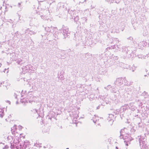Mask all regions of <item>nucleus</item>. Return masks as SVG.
<instances>
[{"mask_svg":"<svg viewBox=\"0 0 149 149\" xmlns=\"http://www.w3.org/2000/svg\"><path fill=\"white\" fill-rule=\"evenodd\" d=\"M7 139L8 140L12 139L10 142L11 149H25L30 144L28 141L21 142L19 136H18L17 135L15 136L13 138L11 136H8Z\"/></svg>","mask_w":149,"mask_h":149,"instance_id":"f257e3e1","label":"nucleus"},{"mask_svg":"<svg viewBox=\"0 0 149 149\" xmlns=\"http://www.w3.org/2000/svg\"><path fill=\"white\" fill-rule=\"evenodd\" d=\"M127 129L124 128L122 129L120 131V138L123 139L124 140V142L126 146H128L130 143V142L132 140L130 135L127 133Z\"/></svg>","mask_w":149,"mask_h":149,"instance_id":"f03ea898","label":"nucleus"},{"mask_svg":"<svg viewBox=\"0 0 149 149\" xmlns=\"http://www.w3.org/2000/svg\"><path fill=\"white\" fill-rule=\"evenodd\" d=\"M141 149H147L148 146L146 145V139L143 136H138Z\"/></svg>","mask_w":149,"mask_h":149,"instance_id":"7ed1b4c3","label":"nucleus"},{"mask_svg":"<svg viewBox=\"0 0 149 149\" xmlns=\"http://www.w3.org/2000/svg\"><path fill=\"white\" fill-rule=\"evenodd\" d=\"M39 8L40 9H39V7L38 8V9L39 10L38 11H36L37 13L38 14V15H40L42 19H46V18H45V16L44 15H46V14H49V12L48 10L47 9H43L42 8L40 9V7H39Z\"/></svg>","mask_w":149,"mask_h":149,"instance_id":"20e7f679","label":"nucleus"},{"mask_svg":"<svg viewBox=\"0 0 149 149\" xmlns=\"http://www.w3.org/2000/svg\"><path fill=\"white\" fill-rule=\"evenodd\" d=\"M32 92H28V95L27 98H28V102L31 103L35 101L36 97H33L32 94Z\"/></svg>","mask_w":149,"mask_h":149,"instance_id":"39448f33","label":"nucleus"},{"mask_svg":"<svg viewBox=\"0 0 149 149\" xmlns=\"http://www.w3.org/2000/svg\"><path fill=\"white\" fill-rule=\"evenodd\" d=\"M40 113H39V111H38L36 109H34L31 110V111L34 113H37L38 114L39 116L42 118L43 116V109L42 107H40L39 108Z\"/></svg>","mask_w":149,"mask_h":149,"instance_id":"423d86ee","label":"nucleus"},{"mask_svg":"<svg viewBox=\"0 0 149 149\" xmlns=\"http://www.w3.org/2000/svg\"><path fill=\"white\" fill-rule=\"evenodd\" d=\"M114 119V116L113 114H109V116L107 118V120L108 122L109 125H111L113 124Z\"/></svg>","mask_w":149,"mask_h":149,"instance_id":"0eeeda50","label":"nucleus"},{"mask_svg":"<svg viewBox=\"0 0 149 149\" xmlns=\"http://www.w3.org/2000/svg\"><path fill=\"white\" fill-rule=\"evenodd\" d=\"M129 107V106L128 104H125L121 107L119 111H117L116 114L118 113L119 112L120 113L125 111Z\"/></svg>","mask_w":149,"mask_h":149,"instance_id":"6e6552de","label":"nucleus"},{"mask_svg":"<svg viewBox=\"0 0 149 149\" xmlns=\"http://www.w3.org/2000/svg\"><path fill=\"white\" fill-rule=\"evenodd\" d=\"M62 32H61L63 34L64 36L65 37L68 36L69 33H68V29L67 27H63V29L62 30Z\"/></svg>","mask_w":149,"mask_h":149,"instance_id":"1a4fd4ad","label":"nucleus"},{"mask_svg":"<svg viewBox=\"0 0 149 149\" xmlns=\"http://www.w3.org/2000/svg\"><path fill=\"white\" fill-rule=\"evenodd\" d=\"M75 113H74L73 114V123L75 124H77V118L79 117L78 111L75 112Z\"/></svg>","mask_w":149,"mask_h":149,"instance_id":"9d476101","label":"nucleus"},{"mask_svg":"<svg viewBox=\"0 0 149 149\" xmlns=\"http://www.w3.org/2000/svg\"><path fill=\"white\" fill-rule=\"evenodd\" d=\"M125 78H119L116 79L115 83L116 84L118 85H121L124 82Z\"/></svg>","mask_w":149,"mask_h":149,"instance_id":"9b49d317","label":"nucleus"},{"mask_svg":"<svg viewBox=\"0 0 149 149\" xmlns=\"http://www.w3.org/2000/svg\"><path fill=\"white\" fill-rule=\"evenodd\" d=\"M42 147V144L39 142H37L35 143L33 147H30L29 148V149H37L38 148H40Z\"/></svg>","mask_w":149,"mask_h":149,"instance_id":"f8f14e48","label":"nucleus"},{"mask_svg":"<svg viewBox=\"0 0 149 149\" xmlns=\"http://www.w3.org/2000/svg\"><path fill=\"white\" fill-rule=\"evenodd\" d=\"M104 88L107 90H110L111 92L112 93H116L117 91L116 87H111L110 85H109Z\"/></svg>","mask_w":149,"mask_h":149,"instance_id":"ddd939ff","label":"nucleus"},{"mask_svg":"<svg viewBox=\"0 0 149 149\" xmlns=\"http://www.w3.org/2000/svg\"><path fill=\"white\" fill-rule=\"evenodd\" d=\"M45 31L47 33H45L46 35L49 34L50 33H52L53 31V27L51 26L50 27L47 26L45 28Z\"/></svg>","mask_w":149,"mask_h":149,"instance_id":"4468645a","label":"nucleus"},{"mask_svg":"<svg viewBox=\"0 0 149 149\" xmlns=\"http://www.w3.org/2000/svg\"><path fill=\"white\" fill-rule=\"evenodd\" d=\"M64 72L63 71H61L58 74V77L60 80H63L64 79Z\"/></svg>","mask_w":149,"mask_h":149,"instance_id":"2eb2a0df","label":"nucleus"},{"mask_svg":"<svg viewBox=\"0 0 149 149\" xmlns=\"http://www.w3.org/2000/svg\"><path fill=\"white\" fill-rule=\"evenodd\" d=\"M22 72L25 73L29 70V64L22 68Z\"/></svg>","mask_w":149,"mask_h":149,"instance_id":"dca6fc26","label":"nucleus"},{"mask_svg":"<svg viewBox=\"0 0 149 149\" xmlns=\"http://www.w3.org/2000/svg\"><path fill=\"white\" fill-rule=\"evenodd\" d=\"M20 102L21 103L25 104L28 102V98L27 97H22L21 98Z\"/></svg>","mask_w":149,"mask_h":149,"instance_id":"f3484780","label":"nucleus"},{"mask_svg":"<svg viewBox=\"0 0 149 149\" xmlns=\"http://www.w3.org/2000/svg\"><path fill=\"white\" fill-rule=\"evenodd\" d=\"M147 43L145 41L140 42L138 46L139 48L143 49V47L146 46Z\"/></svg>","mask_w":149,"mask_h":149,"instance_id":"a211bd4d","label":"nucleus"},{"mask_svg":"<svg viewBox=\"0 0 149 149\" xmlns=\"http://www.w3.org/2000/svg\"><path fill=\"white\" fill-rule=\"evenodd\" d=\"M121 51L122 52L124 55L127 56V54L128 53V49L127 48L125 47H123L122 48Z\"/></svg>","mask_w":149,"mask_h":149,"instance_id":"6ab92c4d","label":"nucleus"},{"mask_svg":"<svg viewBox=\"0 0 149 149\" xmlns=\"http://www.w3.org/2000/svg\"><path fill=\"white\" fill-rule=\"evenodd\" d=\"M17 129H16V125H14L13 127L11 128V131L13 134H15V136H16L18 134L16 132Z\"/></svg>","mask_w":149,"mask_h":149,"instance_id":"aec40b11","label":"nucleus"},{"mask_svg":"<svg viewBox=\"0 0 149 149\" xmlns=\"http://www.w3.org/2000/svg\"><path fill=\"white\" fill-rule=\"evenodd\" d=\"M21 95V97H27L28 95V92L27 93L25 90H22L20 94Z\"/></svg>","mask_w":149,"mask_h":149,"instance_id":"412c9836","label":"nucleus"},{"mask_svg":"<svg viewBox=\"0 0 149 149\" xmlns=\"http://www.w3.org/2000/svg\"><path fill=\"white\" fill-rule=\"evenodd\" d=\"M36 83L33 80L29 82V85L30 86L32 87L33 88H35Z\"/></svg>","mask_w":149,"mask_h":149,"instance_id":"4be33fe9","label":"nucleus"},{"mask_svg":"<svg viewBox=\"0 0 149 149\" xmlns=\"http://www.w3.org/2000/svg\"><path fill=\"white\" fill-rule=\"evenodd\" d=\"M37 32L36 31H31L29 29H27L26 31H25V33H29L31 35L32 34H34L35 33H36Z\"/></svg>","mask_w":149,"mask_h":149,"instance_id":"5701e85b","label":"nucleus"},{"mask_svg":"<svg viewBox=\"0 0 149 149\" xmlns=\"http://www.w3.org/2000/svg\"><path fill=\"white\" fill-rule=\"evenodd\" d=\"M100 118L97 116H94L92 119L93 122L95 123H97L99 120Z\"/></svg>","mask_w":149,"mask_h":149,"instance_id":"b1692460","label":"nucleus"},{"mask_svg":"<svg viewBox=\"0 0 149 149\" xmlns=\"http://www.w3.org/2000/svg\"><path fill=\"white\" fill-rule=\"evenodd\" d=\"M129 108L131 109L132 110L134 111L135 110V107L134 106L133 104L132 103H130L129 105Z\"/></svg>","mask_w":149,"mask_h":149,"instance_id":"393cba45","label":"nucleus"},{"mask_svg":"<svg viewBox=\"0 0 149 149\" xmlns=\"http://www.w3.org/2000/svg\"><path fill=\"white\" fill-rule=\"evenodd\" d=\"M125 85L126 86H130L132 84V82L131 81H127L126 79H125V81H124Z\"/></svg>","mask_w":149,"mask_h":149,"instance_id":"a878e982","label":"nucleus"},{"mask_svg":"<svg viewBox=\"0 0 149 149\" xmlns=\"http://www.w3.org/2000/svg\"><path fill=\"white\" fill-rule=\"evenodd\" d=\"M49 127H45L43 129V132H44L48 133L49 132Z\"/></svg>","mask_w":149,"mask_h":149,"instance_id":"bb28decb","label":"nucleus"},{"mask_svg":"<svg viewBox=\"0 0 149 149\" xmlns=\"http://www.w3.org/2000/svg\"><path fill=\"white\" fill-rule=\"evenodd\" d=\"M4 114L3 109L2 108H0V117L2 118L4 116Z\"/></svg>","mask_w":149,"mask_h":149,"instance_id":"cd10ccee","label":"nucleus"},{"mask_svg":"<svg viewBox=\"0 0 149 149\" xmlns=\"http://www.w3.org/2000/svg\"><path fill=\"white\" fill-rule=\"evenodd\" d=\"M138 57L139 58H141L142 59H145L146 58V57H149V53L148 54H146V56H143V55H141L139 56Z\"/></svg>","mask_w":149,"mask_h":149,"instance_id":"c85d7f7f","label":"nucleus"},{"mask_svg":"<svg viewBox=\"0 0 149 149\" xmlns=\"http://www.w3.org/2000/svg\"><path fill=\"white\" fill-rule=\"evenodd\" d=\"M16 61V63L18 64L21 65L22 64V59L20 58L17 59Z\"/></svg>","mask_w":149,"mask_h":149,"instance_id":"c756f323","label":"nucleus"},{"mask_svg":"<svg viewBox=\"0 0 149 149\" xmlns=\"http://www.w3.org/2000/svg\"><path fill=\"white\" fill-rule=\"evenodd\" d=\"M112 40V43H116L119 41V40L116 38H113Z\"/></svg>","mask_w":149,"mask_h":149,"instance_id":"7c9ffc66","label":"nucleus"},{"mask_svg":"<svg viewBox=\"0 0 149 149\" xmlns=\"http://www.w3.org/2000/svg\"><path fill=\"white\" fill-rule=\"evenodd\" d=\"M18 136H19V138H20V139L21 141V138H22L23 139H24L25 138V136L23 134H17Z\"/></svg>","mask_w":149,"mask_h":149,"instance_id":"2f4dec72","label":"nucleus"},{"mask_svg":"<svg viewBox=\"0 0 149 149\" xmlns=\"http://www.w3.org/2000/svg\"><path fill=\"white\" fill-rule=\"evenodd\" d=\"M22 2H21L20 3H18L17 4V6L20 9H22Z\"/></svg>","mask_w":149,"mask_h":149,"instance_id":"473e14b6","label":"nucleus"},{"mask_svg":"<svg viewBox=\"0 0 149 149\" xmlns=\"http://www.w3.org/2000/svg\"><path fill=\"white\" fill-rule=\"evenodd\" d=\"M108 3H114L115 0H106Z\"/></svg>","mask_w":149,"mask_h":149,"instance_id":"72a5a7b5","label":"nucleus"},{"mask_svg":"<svg viewBox=\"0 0 149 149\" xmlns=\"http://www.w3.org/2000/svg\"><path fill=\"white\" fill-rule=\"evenodd\" d=\"M34 69L35 68H33L32 66L29 64V70L33 71Z\"/></svg>","mask_w":149,"mask_h":149,"instance_id":"f704fd0d","label":"nucleus"},{"mask_svg":"<svg viewBox=\"0 0 149 149\" xmlns=\"http://www.w3.org/2000/svg\"><path fill=\"white\" fill-rule=\"evenodd\" d=\"M54 2V0H48V3L50 5Z\"/></svg>","mask_w":149,"mask_h":149,"instance_id":"c9c22d12","label":"nucleus"},{"mask_svg":"<svg viewBox=\"0 0 149 149\" xmlns=\"http://www.w3.org/2000/svg\"><path fill=\"white\" fill-rule=\"evenodd\" d=\"M79 19V17L78 16H77L74 18V20L75 22H77L78 21Z\"/></svg>","mask_w":149,"mask_h":149,"instance_id":"e433bc0d","label":"nucleus"},{"mask_svg":"<svg viewBox=\"0 0 149 149\" xmlns=\"http://www.w3.org/2000/svg\"><path fill=\"white\" fill-rule=\"evenodd\" d=\"M117 50H121V49H120V45H117V47L116 48Z\"/></svg>","mask_w":149,"mask_h":149,"instance_id":"4c0bfd02","label":"nucleus"},{"mask_svg":"<svg viewBox=\"0 0 149 149\" xmlns=\"http://www.w3.org/2000/svg\"><path fill=\"white\" fill-rule=\"evenodd\" d=\"M93 95H91L89 96V98L90 100H92L93 99V98H92V97H93Z\"/></svg>","mask_w":149,"mask_h":149,"instance_id":"58836bf2","label":"nucleus"},{"mask_svg":"<svg viewBox=\"0 0 149 149\" xmlns=\"http://www.w3.org/2000/svg\"><path fill=\"white\" fill-rule=\"evenodd\" d=\"M9 148V146L7 145H6L2 149H7Z\"/></svg>","mask_w":149,"mask_h":149,"instance_id":"ea45409f","label":"nucleus"},{"mask_svg":"<svg viewBox=\"0 0 149 149\" xmlns=\"http://www.w3.org/2000/svg\"><path fill=\"white\" fill-rule=\"evenodd\" d=\"M120 1L121 0H115L114 3L118 4L120 2Z\"/></svg>","mask_w":149,"mask_h":149,"instance_id":"a19ab883","label":"nucleus"},{"mask_svg":"<svg viewBox=\"0 0 149 149\" xmlns=\"http://www.w3.org/2000/svg\"><path fill=\"white\" fill-rule=\"evenodd\" d=\"M131 132L134 133L135 131V130L133 128L131 129Z\"/></svg>","mask_w":149,"mask_h":149,"instance_id":"79ce46f5","label":"nucleus"},{"mask_svg":"<svg viewBox=\"0 0 149 149\" xmlns=\"http://www.w3.org/2000/svg\"><path fill=\"white\" fill-rule=\"evenodd\" d=\"M4 81L0 82V86H1L2 85L4 86L3 84H4Z\"/></svg>","mask_w":149,"mask_h":149,"instance_id":"37998d69","label":"nucleus"},{"mask_svg":"<svg viewBox=\"0 0 149 149\" xmlns=\"http://www.w3.org/2000/svg\"><path fill=\"white\" fill-rule=\"evenodd\" d=\"M115 48H116V47L115 45L113 46H111V47H110V49H114Z\"/></svg>","mask_w":149,"mask_h":149,"instance_id":"c03bdc74","label":"nucleus"},{"mask_svg":"<svg viewBox=\"0 0 149 149\" xmlns=\"http://www.w3.org/2000/svg\"><path fill=\"white\" fill-rule=\"evenodd\" d=\"M107 72V70L106 69L105 70H104V71L102 73V74H105Z\"/></svg>","mask_w":149,"mask_h":149,"instance_id":"a18cd8bd","label":"nucleus"},{"mask_svg":"<svg viewBox=\"0 0 149 149\" xmlns=\"http://www.w3.org/2000/svg\"><path fill=\"white\" fill-rule=\"evenodd\" d=\"M128 39L130 40H132L133 39V38L131 37H130L127 38Z\"/></svg>","mask_w":149,"mask_h":149,"instance_id":"49530a36","label":"nucleus"},{"mask_svg":"<svg viewBox=\"0 0 149 149\" xmlns=\"http://www.w3.org/2000/svg\"><path fill=\"white\" fill-rule=\"evenodd\" d=\"M134 69H133L132 70V71L133 72H134V70H135L136 69V68L134 67Z\"/></svg>","mask_w":149,"mask_h":149,"instance_id":"de8ad7c7","label":"nucleus"},{"mask_svg":"<svg viewBox=\"0 0 149 149\" xmlns=\"http://www.w3.org/2000/svg\"><path fill=\"white\" fill-rule=\"evenodd\" d=\"M6 102H7V103H8L9 104H10V101H8V100H7V101H6Z\"/></svg>","mask_w":149,"mask_h":149,"instance_id":"09e8293b","label":"nucleus"},{"mask_svg":"<svg viewBox=\"0 0 149 149\" xmlns=\"http://www.w3.org/2000/svg\"><path fill=\"white\" fill-rule=\"evenodd\" d=\"M16 94L17 95L15 97L17 99L18 96V95H17V93H16Z\"/></svg>","mask_w":149,"mask_h":149,"instance_id":"8fccbe9b","label":"nucleus"},{"mask_svg":"<svg viewBox=\"0 0 149 149\" xmlns=\"http://www.w3.org/2000/svg\"><path fill=\"white\" fill-rule=\"evenodd\" d=\"M114 57H115V59H116V60H117L118 59V57L117 56H114Z\"/></svg>","mask_w":149,"mask_h":149,"instance_id":"3c124183","label":"nucleus"},{"mask_svg":"<svg viewBox=\"0 0 149 149\" xmlns=\"http://www.w3.org/2000/svg\"><path fill=\"white\" fill-rule=\"evenodd\" d=\"M99 108H100V107H99V106H98V107H97V109H99Z\"/></svg>","mask_w":149,"mask_h":149,"instance_id":"603ef678","label":"nucleus"},{"mask_svg":"<svg viewBox=\"0 0 149 149\" xmlns=\"http://www.w3.org/2000/svg\"><path fill=\"white\" fill-rule=\"evenodd\" d=\"M39 1H43L44 0H39Z\"/></svg>","mask_w":149,"mask_h":149,"instance_id":"864d4df0","label":"nucleus"},{"mask_svg":"<svg viewBox=\"0 0 149 149\" xmlns=\"http://www.w3.org/2000/svg\"><path fill=\"white\" fill-rule=\"evenodd\" d=\"M1 52L2 53H4V51H2Z\"/></svg>","mask_w":149,"mask_h":149,"instance_id":"5fc2aeb1","label":"nucleus"},{"mask_svg":"<svg viewBox=\"0 0 149 149\" xmlns=\"http://www.w3.org/2000/svg\"><path fill=\"white\" fill-rule=\"evenodd\" d=\"M134 29L135 30H136L137 29V28L136 27H134Z\"/></svg>","mask_w":149,"mask_h":149,"instance_id":"6e6d98bb","label":"nucleus"},{"mask_svg":"<svg viewBox=\"0 0 149 149\" xmlns=\"http://www.w3.org/2000/svg\"><path fill=\"white\" fill-rule=\"evenodd\" d=\"M100 123H98V124H97V125H98V126H100Z\"/></svg>","mask_w":149,"mask_h":149,"instance_id":"4d7b16f0","label":"nucleus"},{"mask_svg":"<svg viewBox=\"0 0 149 149\" xmlns=\"http://www.w3.org/2000/svg\"><path fill=\"white\" fill-rule=\"evenodd\" d=\"M147 149H149V146H148V148Z\"/></svg>","mask_w":149,"mask_h":149,"instance_id":"13d9d810","label":"nucleus"},{"mask_svg":"<svg viewBox=\"0 0 149 149\" xmlns=\"http://www.w3.org/2000/svg\"><path fill=\"white\" fill-rule=\"evenodd\" d=\"M1 63L0 62V67H1Z\"/></svg>","mask_w":149,"mask_h":149,"instance_id":"bf43d9fd","label":"nucleus"},{"mask_svg":"<svg viewBox=\"0 0 149 149\" xmlns=\"http://www.w3.org/2000/svg\"><path fill=\"white\" fill-rule=\"evenodd\" d=\"M12 55H15V54H12Z\"/></svg>","mask_w":149,"mask_h":149,"instance_id":"052dcab7","label":"nucleus"},{"mask_svg":"<svg viewBox=\"0 0 149 149\" xmlns=\"http://www.w3.org/2000/svg\"><path fill=\"white\" fill-rule=\"evenodd\" d=\"M116 149H118L117 147H116Z\"/></svg>","mask_w":149,"mask_h":149,"instance_id":"680f3d73","label":"nucleus"},{"mask_svg":"<svg viewBox=\"0 0 149 149\" xmlns=\"http://www.w3.org/2000/svg\"><path fill=\"white\" fill-rule=\"evenodd\" d=\"M3 59L2 58V59H1V58H0V60H3Z\"/></svg>","mask_w":149,"mask_h":149,"instance_id":"e2e57ef3","label":"nucleus"},{"mask_svg":"<svg viewBox=\"0 0 149 149\" xmlns=\"http://www.w3.org/2000/svg\"><path fill=\"white\" fill-rule=\"evenodd\" d=\"M133 26L134 27V24H133Z\"/></svg>","mask_w":149,"mask_h":149,"instance_id":"0e129e2a","label":"nucleus"},{"mask_svg":"<svg viewBox=\"0 0 149 149\" xmlns=\"http://www.w3.org/2000/svg\"><path fill=\"white\" fill-rule=\"evenodd\" d=\"M16 103H17V104L18 103V102H16Z\"/></svg>","mask_w":149,"mask_h":149,"instance_id":"69168bd1","label":"nucleus"},{"mask_svg":"<svg viewBox=\"0 0 149 149\" xmlns=\"http://www.w3.org/2000/svg\"><path fill=\"white\" fill-rule=\"evenodd\" d=\"M1 143H2L1 142H0V144H1Z\"/></svg>","mask_w":149,"mask_h":149,"instance_id":"338daca9","label":"nucleus"},{"mask_svg":"<svg viewBox=\"0 0 149 149\" xmlns=\"http://www.w3.org/2000/svg\"><path fill=\"white\" fill-rule=\"evenodd\" d=\"M3 145H4V143H3Z\"/></svg>","mask_w":149,"mask_h":149,"instance_id":"774afa93","label":"nucleus"}]
</instances>
